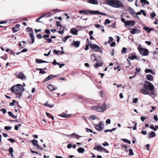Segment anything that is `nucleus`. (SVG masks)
Returning <instances> with one entry per match:
<instances>
[{
  "instance_id": "nucleus-4",
  "label": "nucleus",
  "mask_w": 158,
  "mask_h": 158,
  "mask_svg": "<svg viewBox=\"0 0 158 158\" xmlns=\"http://www.w3.org/2000/svg\"><path fill=\"white\" fill-rule=\"evenodd\" d=\"M93 110H95L97 112H103L105 111L106 109V105L105 103H103L101 107H93L91 108Z\"/></svg>"
},
{
  "instance_id": "nucleus-61",
  "label": "nucleus",
  "mask_w": 158,
  "mask_h": 158,
  "mask_svg": "<svg viewBox=\"0 0 158 158\" xmlns=\"http://www.w3.org/2000/svg\"><path fill=\"white\" fill-rule=\"evenodd\" d=\"M102 145L104 146H109V144L108 143L106 142H105L104 143H103L102 144Z\"/></svg>"
},
{
  "instance_id": "nucleus-45",
  "label": "nucleus",
  "mask_w": 158,
  "mask_h": 158,
  "mask_svg": "<svg viewBox=\"0 0 158 158\" xmlns=\"http://www.w3.org/2000/svg\"><path fill=\"white\" fill-rule=\"evenodd\" d=\"M72 135L74 136L75 138L77 139H79L81 137V136L78 135H77L76 134L74 133L73 134H72Z\"/></svg>"
},
{
  "instance_id": "nucleus-33",
  "label": "nucleus",
  "mask_w": 158,
  "mask_h": 158,
  "mask_svg": "<svg viewBox=\"0 0 158 158\" xmlns=\"http://www.w3.org/2000/svg\"><path fill=\"white\" fill-rule=\"evenodd\" d=\"M116 129V128H113L111 130L110 129H107L106 130H105L104 131V132L105 133H106L107 132H111L112 131H114Z\"/></svg>"
},
{
  "instance_id": "nucleus-10",
  "label": "nucleus",
  "mask_w": 158,
  "mask_h": 158,
  "mask_svg": "<svg viewBox=\"0 0 158 158\" xmlns=\"http://www.w3.org/2000/svg\"><path fill=\"white\" fill-rule=\"evenodd\" d=\"M128 10L129 12L131 14V15L135 18L137 19H139V17L137 16V15L135 14V11L131 8H128Z\"/></svg>"
},
{
  "instance_id": "nucleus-3",
  "label": "nucleus",
  "mask_w": 158,
  "mask_h": 158,
  "mask_svg": "<svg viewBox=\"0 0 158 158\" xmlns=\"http://www.w3.org/2000/svg\"><path fill=\"white\" fill-rule=\"evenodd\" d=\"M24 88L22 86V85L18 84L14 85L11 89V91L15 94L20 95L24 91Z\"/></svg>"
},
{
  "instance_id": "nucleus-5",
  "label": "nucleus",
  "mask_w": 158,
  "mask_h": 158,
  "mask_svg": "<svg viewBox=\"0 0 158 158\" xmlns=\"http://www.w3.org/2000/svg\"><path fill=\"white\" fill-rule=\"evenodd\" d=\"M137 48L140 53L143 56H147L148 53V50L146 48H140V44H139Z\"/></svg>"
},
{
  "instance_id": "nucleus-38",
  "label": "nucleus",
  "mask_w": 158,
  "mask_h": 158,
  "mask_svg": "<svg viewBox=\"0 0 158 158\" xmlns=\"http://www.w3.org/2000/svg\"><path fill=\"white\" fill-rule=\"evenodd\" d=\"M141 2L142 3H143L144 4H146L147 5L149 4V2L146 1V0H141Z\"/></svg>"
},
{
  "instance_id": "nucleus-25",
  "label": "nucleus",
  "mask_w": 158,
  "mask_h": 158,
  "mask_svg": "<svg viewBox=\"0 0 158 158\" xmlns=\"http://www.w3.org/2000/svg\"><path fill=\"white\" fill-rule=\"evenodd\" d=\"M102 62L101 61H98L97 62V63L95 64H94V66L96 68L97 67H98L101 66L102 65Z\"/></svg>"
},
{
  "instance_id": "nucleus-40",
  "label": "nucleus",
  "mask_w": 158,
  "mask_h": 158,
  "mask_svg": "<svg viewBox=\"0 0 158 158\" xmlns=\"http://www.w3.org/2000/svg\"><path fill=\"white\" fill-rule=\"evenodd\" d=\"M22 120L21 119H16L15 120H10L9 121L10 122H20Z\"/></svg>"
},
{
  "instance_id": "nucleus-59",
  "label": "nucleus",
  "mask_w": 158,
  "mask_h": 158,
  "mask_svg": "<svg viewBox=\"0 0 158 158\" xmlns=\"http://www.w3.org/2000/svg\"><path fill=\"white\" fill-rule=\"evenodd\" d=\"M97 11H98V12H97V13L96 14H99L100 15H106V13H102V12H99V11L98 10H97Z\"/></svg>"
},
{
  "instance_id": "nucleus-1",
  "label": "nucleus",
  "mask_w": 158,
  "mask_h": 158,
  "mask_svg": "<svg viewBox=\"0 0 158 158\" xmlns=\"http://www.w3.org/2000/svg\"><path fill=\"white\" fill-rule=\"evenodd\" d=\"M149 90H153L154 87L153 84L149 82L146 81L143 85V87L141 89V92L143 94H148Z\"/></svg>"
},
{
  "instance_id": "nucleus-44",
  "label": "nucleus",
  "mask_w": 158,
  "mask_h": 158,
  "mask_svg": "<svg viewBox=\"0 0 158 158\" xmlns=\"http://www.w3.org/2000/svg\"><path fill=\"white\" fill-rule=\"evenodd\" d=\"M102 148L101 151H102V152L103 151L106 153H109V151L108 150H106V149L105 148H104L103 147H102V148Z\"/></svg>"
},
{
  "instance_id": "nucleus-51",
  "label": "nucleus",
  "mask_w": 158,
  "mask_h": 158,
  "mask_svg": "<svg viewBox=\"0 0 158 158\" xmlns=\"http://www.w3.org/2000/svg\"><path fill=\"white\" fill-rule=\"evenodd\" d=\"M138 99L137 98H135L133 99L132 102L133 103H136L137 102Z\"/></svg>"
},
{
  "instance_id": "nucleus-22",
  "label": "nucleus",
  "mask_w": 158,
  "mask_h": 158,
  "mask_svg": "<svg viewBox=\"0 0 158 158\" xmlns=\"http://www.w3.org/2000/svg\"><path fill=\"white\" fill-rule=\"evenodd\" d=\"M88 2L93 4H98V1L97 0H88Z\"/></svg>"
},
{
  "instance_id": "nucleus-48",
  "label": "nucleus",
  "mask_w": 158,
  "mask_h": 158,
  "mask_svg": "<svg viewBox=\"0 0 158 158\" xmlns=\"http://www.w3.org/2000/svg\"><path fill=\"white\" fill-rule=\"evenodd\" d=\"M61 28H60L59 29L60 30V31H58V33H59V34H63L64 32V30H61Z\"/></svg>"
},
{
  "instance_id": "nucleus-20",
  "label": "nucleus",
  "mask_w": 158,
  "mask_h": 158,
  "mask_svg": "<svg viewBox=\"0 0 158 158\" xmlns=\"http://www.w3.org/2000/svg\"><path fill=\"white\" fill-rule=\"evenodd\" d=\"M56 77V76H54V75H50L44 79V82H46L48 81H49L52 78L54 77Z\"/></svg>"
},
{
  "instance_id": "nucleus-23",
  "label": "nucleus",
  "mask_w": 158,
  "mask_h": 158,
  "mask_svg": "<svg viewBox=\"0 0 158 158\" xmlns=\"http://www.w3.org/2000/svg\"><path fill=\"white\" fill-rule=\"evenodd\" d=\"M146 78L149 81H152L153 79V76L150 74L147 75L146 76Z\"/></svg>"
},
{
  "instance_id": "nucleus-32",
  "label": "nucleus",
  "mask_w": 158,
  "mask_h": 158,
  "mask_svg": "<svg viewBox=\"0 0 158 158\" xmlns=\"http://www.w3.org/2000/svg\"><path fill=\"white\" fill-rule=\"evenodd\" d=\"M8 113L9 115L11 116V117L13 118H17L16 116L14 115L11 112L9 111L8 112Z\"/></svg>"
},
{
  "instance_id": "nucleus-37",
  "label": "nucleus",
  "mask_w": 158,
  "mask_h": 158,
  "mask_svg": "<svg viewBox=\"0 0 158 158\" xmlns=\"http://www.w3.org/2000/svg\"><path fill=\"white\" fill-rule=\"evenodd\" d=\"M27 32H30V33H33V29L32 28H30L27 27Z\"/></svg>"
},
{
  "instance_id": "nucleus-34",
  "label": "nucleus",
  "mask_w": 158,
  "mask_h": 158,
  "mask_svg": "<svg viewBox=\"0 0 158 158\" xmlns=\"http://www.w3.org/2000/svg\"><path fill=\"white\" fill-rule=\"evenodd\" d=\"M128 151L129 152L128 154V155L129 156H132V155H134L133 152V150L132 149H129L128 150Z\"/></svg>"
},
{
  "instance_id": "nucleus-26",
  "label": "nucleus",
  "mask_w": 158,
  "mask_h": 158,
  "mask_svg": "<svg viewBox=\"0 0 158 158\" xmlns=\"http://www.w3.org/2000/svg\"><path fill=\"white\" fill-rule=\"evenodd\" d=\"M30 36L31 38V40L32 41V42L31 43V44H33L35 41V38L34 36L33 33H30Z\"/></svg>"
},
{
  "instance_id": "nucleus-53",
  "label": "nucleus",
  "mask_w": 158,
  "mask_h": 158,
  "mask_svg": "<svg viewBox=\"0 0 158 158\" xmlns=\"http://www.w3.org/2000/svg\"><path fill=\"white\" fill-rule=\"evenodd\" d=\"M123 141L129 144H131V141L130 140H127V139H123Z\"/></svg>"
},
{
  "instance_id": "nucleus-39",
  "label": "nucleus",
  "mask_w": 158,
  "mask_h": 158,
  "mask_svg": "<svg viewBox=\"0 0 158 158\" xmlns=\"http://www.w3.org/2000/svg\"><path fill=\"white\" fill-rule=\"evenodd\" d=\"M131 123L133 124H134V127L133 128V130H135L136 129V125H137V123L135 121H133Z\"/></svg>"
},
{
  "instance_id": "nucleus-54",
  "label": "nucleus",
  "mask_w": 158,
  "mask_h": 158,
  "mask_svg": "<svg viewBox=\"0 0 158 158\" xmlns=\"http://www.w3.org/2000/svg\"><path fill=\"white\" fill-rule=\"evenodd\" d=\"M41 61H42V60L39 59H36L35 60L36 62L38 64L41 63Z\"/></svg>"
},
{
  "instance_id": "nucleus-18",
  "label": "nucleus",
  "mask_w": 158,
  "mask_h": 158,
  "mask_svg": "<svg viewBox=\"0 0 158 158\" xmlns=\"http://www.w3.org/2000/svg\"><path fill=\"white\" fill-rule=\"evenodd\" d=\"M20 25L19 24H16L15 27L12 28V30L14 33L17 32L18 31V29L19 28Z\"/></svg>"
},
{
  "instance_id": "nucleus-43",
  "label": "nucleus",
  "mask_w": 158,
  "mask_h": 158,
  "mask_svg": "<svg viewBox=\"0 0 158 158\" xmlns=\"http://www.w3.org/2000/svg\"><path fill=\"white\" fill-rule=\"evenodd\" d=\"M52 15V14L50 13H48L46 14L43 15L44 16V17L45 16L46 17H50Z\"/></svg>"
},
{
  "instance_id": "nucleus-9",
  "label": "nucleus",
  "mask_w": 158,
  "mask_h": 158,
  "mask_svg": "<svg viewBox=\"0 0 158 158\" xmlns=\"http://www.w3.org/2000/svg\"><path fill=\"white\" fill-rule=\"evenodd\" d=\"M104 124L102 122H100L99 123L98 125H97L95 126V129L98 131H101L103 130Z\"/></svg>"
},
{
  "instance_id": "nucleus-64",
  "label": "nucleus",
  "mask_w": 158,
  "mask_h": 158,
  "mask_svg": "<svg viewBox=\"0 0 158 158\" xmlns=\"http://www.w3.org/2000/svg\"><path fill=\"white\" fill-rule=\"evenodd\" d=\"M110 23V22L109 20L108 19H107L105 20V24H109Z\"/></svg>"
},
{
  "instance_id": "nucleus-27",
  "label": "nucleus",
  "mask_w": 158,
  "mask_h": 158,
  "mask_svg": "<svg viewBox=\"0 0 158 158\" xmlns=\"http://www.w3.org/2000/svg\"><path fill=\"white\" fill-rule=\"evenodd\" d=\"M102 148V147L101 146H98L97 145H96L94 147L93 149L94 150H96L98 151H101L102 150V148Z\"/></svg>"
},
{
  "instance_id": "nucleus-13",
  "label": "nucleus",
  "mask_w": 158,
  "mask_h": 158,
  "mask_svg": "<svg viewBox=\"0 0 158 158\" xmlns=\"http://www.w3.org/2000/svg\"><path fill=\"white\" fill-rule=\"evenodd\" d=\"M130 32L132 34H134L137 33H139V31L137 29L136 27H135L134 28H133L131 31H130Z\"/></svg>"
},
{
  "instance_id": "nucleus-16",
  "label": "nucleus",
  "mask_w": 158,
  "mask_h": 158,
  "mask_svg": "<svg viewBox=\"0 0 158 158\" xmlns=\"http://www.w3.org/2000/svg\"><path fill=\"white\" fill-rule=\"evenodd\" d=\"M73 43L71 45H74L76 48L79 47L80 44V42L79 41H75L73 40Z\"/></svg>"
},
{
  "instance_id": "nucleus-19",
  "label": "nucleus",
  "mask_w": 158,
  "mask_h": 158,
  "mask_svg": "<svg viewBox=\"0 0 158 158\" xmlns=\"http://www.w3.org/2000/svg\"><path fill=\"white\" fill-rule=\"evenodd\" d=\"M156 136V135L155 132L152 131L149 133L148 134V137L150 139L152 137H154Z\"/></svg>"
},
{
  "instance_id": "nucleus-29",
  "label": "nucleus",
  "mask_w": 158,
  "mask_h": 158,
  "mask_svg": "<svg viewBox=\"0 0 158 158\" xmlns=\"http://www.w3.org/2000/svg\"><path fill=\"white\" fill-rule=\"evenodd\" d=\"M77 151L78 152L80 153H83L85 151V149L84 148H78Z\"/></svg>"
},
{
  "instance_id": "nucleus-17",
  "label": "nucleus",
  "mask_w": 158,
  "mask_h": 158,
  "mask_svg": "<svg viewBox=\"0 0 158 158\" xmlns=\"http://www.w3.org/2000/svg\"><path fill=\"white\" fill-rule=\"evenodd\" d=\"M71 114H67L64 113H62L60 114H59L58 116H60V117L64 118H68L70 117Z\"/></svg>"
},
{
  "instance_id": "nucleus-58",
  "label": "nucleus",
  "mask_w": 158,
  "mask_h": 158,
  "mask_svg": "<svg viewBox=\"0 0 158 158\" xmlns=\"http://www.w3.org/2000/svg\"><path fill=\"white\" fill-rule=\"evenodd\" d=\"M60 21H57L56 22V24H57V26L58 27V26L60 27V28H62V26L61 24H60Z\"/></svg>"
},
{
  "instance_id": "nucleus-41",
  "label": "nucleus",
  "mask_w": 158,
  "mask_h": 158,
  "mask_svg": "<svg viewBox=\"0 0 158 158\" xmlns=\"http://www.w3.org/2000/svg\"><path fill=\"white\" fill-rule=\"evenodd\" d=\"M70 36H66L64 37V38H63L62 39V41L64 42H65L66 40L68 39H69V38H70Z\"/></svg>"
},
{
  "instance_id": "nucleus-21",
  "label": "nucleus",
  "mask_w": 158,
  "mask_h": 158,
  "mask_svg": "<svg viewBox=\"0 0 158 158\" xmlns=\"http://www.w3.org/2000/svg\"><path fill=\"white\" fill-rule=\"evenodd\" d=\"M71 33L74 35H77L78 31L74 28H72L70 31Z\"/></svg>"
},
{
  "instance_id": "nucleus-57",
  "label": "nucleus",
  "mask_w": 158,
  "mask_h": 158,
  "mask_svg": "<svg viewBox=\"0 0 158 158\" xmlns=\"http://www.w3.org/2000/svg\"><path fill=\"white\" fill-rule=\"evenodd\" d=\"M0 110H1L2 111V112L4 114H5L6 112V110L4 108H3L2 109H1Z\"/></svg>"
},
{
  "instance_id": "nucleus-28",
  "label": "nucleus",
  "mask_w": 158,
  "mask_h": 158,
  "mask_svg": "<svg viewBox=\"0 0 158 158\" xmlns=\"http://www.w3.org/2000/svg\"><path fill=\"white\" fill-rule=\"evenodd\" d=\"M143 28L145 31H147L148 32H150L153 30V29L152 28H150L146 27H143Z\"/></svg>"
},
{
  "instance_id": "nucleus-31",
  "label": "nucleus",
  "mask_w": 158,
  "mask_h": 158,
  "mask_svg": "<svg viewBox=\"0 0 158 158\" xmlns=\"http://www.w3.org/2000/svg\"><path fill=\"white\" fill-rule=\"evenodd\" d=\"M31 142L34 145L36 146L37 145L38 142L36 140L33 139L31 140Z\"/></svg>"
},
{
  "instance_id": "nucleus-12",
  "label": "nucleus",
  "mask_w": 158,
  "mask_h": 158,
  "mask_svg": "<svg viewBox=\"0 0 158 158\" xmlns=\"http://www.w3.org/2000/svg\"><path fill=\"white\" fill-rule=\"evenodd\" d=\"M48 88L51 91H54L57 89L56 87L51 84H49L48 85Z\"/></svg>"
},
{
  "instance_id": "nucleus-2",
  "label": "nucleus",
  "mask_w": 158,
  "mask_h": 158,
  "mask_svg": "<svg viewBox=\"0 0 158 158\" xmlns=\"http://www.w3.org/2000/svg\"><path fill=\"white\" fill-rule=\"evenodd\" d=\"M106 3L115 8H121L123 6V3L119 0H106Z\"/></svg>"
},
{
  "instance_id": "nucleus-24",
  "label": "nucleus",
  "mask_w": 158,
  "mask_h": 158,
  "mask_svg": "<svg viewBox=\"0 0 158 158\" xmlns=\"http://www.w3.org/2000/svg\"><path fill=\"white\" fill-rule=\"evenodd\" d=\"M145 72L146 73H151L153 75H154L155 74V72L150 69H146L145 70Z\"/></svg>"
},
{
  "instance_id": "nucleus-8",
  "label": "nucleus",
  "mask_w": 158,
  "mask_h": 158,
  "mask_svg": "<svg viewBox=\"0 0 158 158\" xmlns=\"http://www.w3.org/2000/svg\"><path fill=\"white\" fill-rule=\"evenodd\" d=\"M15 75L17 78L23 81L25 80L26 79V76L22 72L17 73Z\"/></svg>"
},
{
  "instance_id": "nucleus-11",
  "label": "nucleus",
  "mask_w": 158,
  "mask_h": 158,
  "mask_svg": "<svg viewBox=\"0 0 158 158\" xmlns=\"http://www.w3.org/2000/svg\"><path fill=\"white\" fill-rule=\"evenodd\" d=\"M135 24V22L134 21L129 20L126 21L125 24V26L126 27H127V26L131 25L133 26Z\"/></svg>"
},
{
  "instance_id": "nucleus-49",
  "label": "nucleus",
  "mask_w": 158,
  "mask_h": 158,
  "mask_svg": "<svg viewBox=\"0 0 158 158\" xmlns=\"http://www.w3.org/2000/svg\"><path fill=\"white\" fill-rule=\"evenodd\" d=\"M40 119V122L41 123L44 124L47 122V121H45V119Z\"/></svg>"
},
{
  "instance_id": "nucleus-6",
  "label": "nucleus",
  "mask_w": 158,
  "mask_h": 158,
  "mask_svg": "<svg viewBox=\"0 0 158 158\" xmlns=\"http://www.w3.org/2000/svg\"><path fill=\"white\" fill-rule=\"evenodd\" d=\"M98 11H93L91 10H81L79 11V13L80 14L84 15L88 14H96Z\"/></svg>"
},
{
  "instance_id": "nucleus-55",
  "label": "nucleus",
  "mask_w": 158,
  "mask_h": 158,
  "mask_svg": "<svg viewBox=\"0 0 158 158\" xmlns=\"http://www.w3.org/2000/svg\"><path fill=\"white\" fill-rule=\"evenodd\" d=\"M13 102H10V106H14V103H15V102H16V101L15 100H13Z\"/></svg>"
},
{
  "instance_id": "nucleus-60",
  "label": "nucleus",
  "mask_w": 158,
  "mask_h": 158,
  "mask_svg": "<svg viewBox=\"0 0 158 158\" xmlns=\"http://www.w3.org/2000/svg\"><path fill=\"white\" fill-rule=\"evenodd\" d=\"M123 17V15H121V17L122 18H121V20L122 22H123L124 23V24H125V23L126 22V21H125V19H124L123 18H122Z\"/></svg>"
},
{
  "instance_id": "nucleus-35",
  "label": "nucleus",
  "mask_w": 158,
  "mask_h": 158,
  "mask_svg": "<svg viewBox=\"0 0 158 158\" xmlns=\"http://www.w3.org/2000/svg\"><path fill=\"white\" fill-rule=\"evenodd\" d=\"M45 105L50 107V108H52V107H53L54 106V105H51L50 104H49L48 103V102H47L45 103Z\"/></svg>"
},
{
  "instance_id": "nucleus-30",
  "label": "nucleus",
  "mask_w": 158,
  "mask_h": 158,
  "mask_svg": "<svg viewBox=\"0 0 158 158\" xmlns=\"http://www.w3.org/2000/svg\"><path fill=\"white\" fill-rule=\"evenodd\" d=\"M9 151L11 156H13V152L14 151V150L13 149L12 147H10L9 148Z\"/></svg>"
},
{
  "instance_id": "nucleus-62",
  "label": "nucleus",
  "mask_w": 158,
  "mask_h": 158,
  "mask_svg": "<svg viewBox=\"0 0 158 158\" xmlns=\"http://www.w3.org/2000/svg\"><path fill=\"white\" fill-rule=\"evenodd\" d=\"M45 32L46 33L48 34V35H49L50 33V30L48 29H46L45 30Z\"/></svg>"
},
{
  "instance_id": "nucleus-52",
  "label": "nucleus",
  "mask_w": 158,
  "mask_h": 158,
  "mask_svg": "<svg viewBox=\"0 0 158 158\" xmlns=\"http://www.w3.org/2000/svg\"><path fill=\"white\" fill-rule=\"evenodd\" d=\"M8 140L10 141L12 143L15 142H16V141L12 138L8 139Z\"/></svg>"
},
{
  "instance_id": "nucleus-42",
  "label": "nucleus",
  "mask_w": 158,
  "mask_h": 158,
  "mask_svg": "<svg viewBox=\"0 0 158 158\" xmlns=\"http://www.w3.org/2000/svg\"><path fill=\"white\" fill-rule=\"evenodd\" d=\"M127 48L124 47L123 48L121 51L122 54H123V53H126L127 52Z\"/></svg>"
},
{
  "instance_id": "nucleus-47",
  "label": "nucleus",
  "mask_w": 158,
  "mask_h": 158,
  "mask_svg": "<svg viewBox=\"0 0 158 158\" xmlns=\"http://www.w3.org/2000/svg\"><path fill=\"white\" fill-rule=\"evenodd\" d=\"M12 128L11 126H5L4 127V129L6 130H10Z\"/></svg>"
},
{
  "instance_id": "nucleus-7",
  "label": "nucleus",
  "mask_w": 158,
  "mask_h": 158,
  "mask_svg": "<svg viewBox=\"0 0 158 158\" xmlns=\"http://www.w3.org/2000/svg\"><path fill=\"white\" fill-rule=\"evenodd\" d=\"M90 47L95 51H98L102 53L103 51L100 48L98 45L95 44H90Z\"/></svg>"
},
{
  "instance_id": "nucleus-36",
  "label": "nucleus",
  "mask_w": 158,
  "mask_h": 158,
  "mask_svg": "<svg viewBox=\"0 0 158 158\" xmlns=\"http://www.w3.org/2000/svg\"><path fill=\"white\" fill-rule=\"evenodd\" d=\"M37 70H39L40 71L39 72V73L40 74H45L46 73L43 70V69L42 68V69L38 68L37 69Z\"/></svg>"
},
{
  "instance_id": "nucleus-15",
  "label": "nucleus",
  "mask_w": 158,
  "mask_h": 158,
  "mask_svg": "<svg viewBox=\"0 0 158 158\" xmlns=\"http://www.w3.org/2000/svg\"><path fill=\"white\" fill-rule=\"evenodd\" d=\"M128 58L130 60H133L136 58V56L135 53H131L128 55Z\"/></svg>"
},
{
  "instance_id": "nucleus-14",
  "label": "nucleus",
  "mask_w": 158,
  "mask_h": 158,
  "mask_svg": "<svg viewBox=\"0 0 158 158\" xmlns=\"http://www.w3.org/2000/svg\"><path fill=\"white\" fill-rule=\"evenodd\" d=\"M154 89L153 90H150V92H148V94L149 96H151L152 98H154L156 94V92L154 91Z\"/></svg>"
},
{
  "instance_id": "nucleus-50",
  "label": "nucleus",
  "mask_w": 158,
  "mask_h": 158,
  "mask_svg": "<svg viewBox=\"0 0 158 158\" xmlns=\"http://www.w3.org/2000/svg\"><path fill=\"white\" fill-rule=\"evenodd\" d=\"M150 15L152 17L154 18L156 16V14L154 12H153L151 14H150Z\"/></svg>"
},
{
  "instance_id": "nucleus-63",
  "label": "nucleus",
  "mask_w": 158,
  "mask_h": 158,
  "mask_svg": "<svg viewBox=\"0 0 158 158\" xmlns=\"http://www.w3.org/2000/svg\"><path fill=\"white\" fill-rule=\"evenodd\" d=\"M113 38L112 37H109V41L108 42V43H110L111 42L113 41Z\"/></svg>"
},
{
  "instance_id": "nucleus-46",
  "label": "nucleus",
  "mask_w": 158,
  "mask_h": 158,
  "mask_svg": "<svg viewBox=\"0 0 158 158\" xmlns=\"http://www.w3.org/2000/svg\"><path fill=\"white\" fill-rule=\"evenodd\" d=\"M114 70H117V71H119L121 70V67L120 66H118L114 68Z\"/></svg>"
},
{
  "instance_id": "nucleus-56",
  "label": "nucleus",
  "mask_w": 158,
  "mask_h": 158,
  "mask_svg": "<svg viewBox=\"0 0 158 158\" xmlns=\"http://www.w3.org/2000/svg\"><path fill=\"white\" fill-rule=\"evenodd\" d=\"M49 35H44L43 36V38L44 39V40H46V38H48L49 37Z\"/></svg>"
}]
</instances>
